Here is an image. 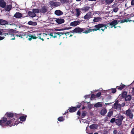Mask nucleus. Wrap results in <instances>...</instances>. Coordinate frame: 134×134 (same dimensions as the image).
I'll return each mask as SVG.
<instances>
[{"mask_svg":"<svg viewBox=\"0 0 134 134\" xmlns=\"http://www.w3.org/2000/svg\"><path fill=\"white\" fill-rule=\"evenodd\" d=\"M19 123H22L19 121V119H16V117L8 120L7 119L6 126L12 127L15 125H17Z\"/></svg>","mask_w":134,"mask_h":134,"instance_id":"nucleus-1","label":"nucleus"},{"mask_svg":"<svg viewBox=\"0 0 134 134\" xmlns=\"http://www.w3.org/2000/svg\"><path fill=\"white\" fill-rule=\"evenodd\" d=\"M13 31L14 30L12 29L7 30L1 29H0V35H4L5 36L7 35H8L9 34L12 35H13Z\"/></svg>","mask_w":134,"mask_h":134,"instance_id":"nucleus-2","label":"nucleus"},{"mask_svg":"<svg viewBox=\"0 0 134 134\" xmlns=\"http://www.w3.org/2000/svg\"><path fill=\"white\" fill-rule=\"evenodd\" d=\"M64 34L62 33V32H54L53 33H50L49 34H46L45 33H43V36L46 35L47 37L50 36V38H51L52 37L53 38H55L57 37V36L58 35H62Z\"/></svg>","mask_w":134,"mask_h":134,"instance_id":"nucleus-3","label":"nucleus"},{"mask_svg":"<svg viewBox=\"0 0 134 134\" xmlns=\"http://www.w3.org/2000/svg\"><path fill=\"white\" fill-rule=\"evenodd\" d=\"M42 34L41 33H35L34 34H32V35H29V40L30 41L32 39H36L38 37L40 38V36Z\"/></svg>","mask_w":134,"mask_h":134,"instance_id":"nucleus-4","label":"nucleus"},{"mask_svg":"<svg viewBox=\"0 0 134 134\" xmlns=\"http://www.w3.org/2000/svg\"><path fill=\"white\" fill-rule=\"evenodd\" d=\"M94 27L96 28V31L100 29L102 31H104V30L107 28L106 25L103 24H100L96 25L94 26Z\"/></svg>","mask_w":134,"mask_h":134,"instance_id":"nucleus-5","label":"nucleus"},{"mask_svg":"<svg viewBox=\"0 0 134 134\" xmlns=\"http://www.w3.org/2000/svg\"><path fill=\"white\" fill-rule=\"evenodd\" d=\"M49 3L51 6L53 8L56 7L61 5L60 2L55 1H50Z\"/></svg>","mask_w":134,"mask_h":134,"instance_id":"nucleus-6","label":"nucleus"},{"mask_svg":"<svg viewBox=\"0 0 134 134\" xmlns=\"http://www.w3.org/2000/svg\"><path fill=\"white\" fill-rule=\"evenodd\" d=\"M118 22L116 20H114L112 21L111 23L107 24V27L109 28H112L113 27H114V28H116V27L115 26L118 24Z\"/></svg>","mask_w":134,"mask_h":134,"instance_id":"nucleus-7","label":"nucleus"},{"mask_svg":"<svg viewBox=\"0 0 134 134\" xmlns=\"http://www.w3.org/2000/svg\"><path fill=\"white\" fill-rule=\"evenodd\" d=\"M18 115H23V114L21 113L17 114L16 113L12 112H7L5 115V116L11 118H12L13 116H18Z\"/></svg>","mask_w":134,"mask_h":134,"instance_id":"nucleus-8","label":"nucleus"},{"mask_svg":"<svg viewBox=\"0 0 134 134\" xmlns=\"http://www.w3.org/2000/svg\"><path fill=\"white\" fill-rule=\"evenodd\" d=\"M7 118L3 117L0 120V126L2 127L6 126Z\"/></svg>","mask_w":134,"mask_h":134,"instance_id":"nucleus-9","label":"nucleus"},{"mask_svg":"<svg viewBox=\"0 0 134 134\" xmlns=\"http://www.w3.org/2000/svg\"><path fill=\"white\" fill-rule=\"evenodd\" d=\"M113 107L114 109H116L118 110H120L121 109V105L119 104L117 102H116L114 103Z\"/></svg>","mask_w":134,"mask_h":134,"instance_id":"nucleus-10","label":"nucleus"},{"mask_svg":"<svg viewBox=\"0 0 134 134\" xmlns=\"http://www.w3.org/2000/svg\"><path fill=\"white\" fill-rule=\"evenodd\" d=\"M22 115L20 116L19 118H17L16 117V119H19H19H20V121L21 122H24L26 120V118L27 117V115H24L23 114V115Z\"/></svg>","mask_w":134,"mask_h":134,"instance_id":"nucleus-11","label":"nucleus"},{"mask_svg":"<svg viewBox=\"0 0 134 134\" xmlns=\"http://www.w3.org/2000/svg\"><path fill=\"white\" fill-rule=\"evenodd\" d=\"M85 30V29H82L79 27H76L73 30V32H74L79 33Z\"/></svg>","mask_w":134,"mask_h":134,"instance_id":"nucleus-12","label":"nucleus"},{"mask_svg":"<svg viewBox=\"0 0 134 134\" xmlns=\"http://www.w3.org/2000/svg\"><path fill=\"white\" fill-rule=\"evenodd\" d=\"M92 15L91 12H89L84 16V18L86 20H88L92 17Z\"/></svg>","mask_w":134,"mask_h":134,"instance_id":"nucleus-13","label":"nucleus"},{"mask_svg":"<svg viewBox=\"0 0 134 134\" xmlns=\"http://www.w3.org/2000/svg\"><path fill=\"white\" fill-rule=\"evenodd\" d=\"M126 115L129 116V117L131 119H132L133 118V115L132 113L131 110L129 109L126 110Z\"/></svg>","mask_w":134,"mask_h":134,"instance_id":"nucleus-14","label":"nucleus"},{"mask_svg":"<svg viewBox=\"0 0 134 134\" xmlns=\"http://www.w3.org/2000/svg\"><path fill=\"white\" fill-rule=\"evenodd\" d=\"M102 20V18L99 17H95L93 20L94 23L98 22L101 21Z\"/></svg>","mask_w":134,"mask_h":134,"instance_id":"nucleus-15","label":"nucleus"},{"mask_svg":"<svg viewBox=\"0 0 134 134\" xmlns=\"http://www.w3.org/2000/svg\"><path fill=\"white\" fill-rule=\"evenodd\" d=\"M0 24L2 25H4L7 24L11 25V24H9L8 22L7 21L3 19L0 20Z\"/></svg>","mask_w":134,"mask_h":134,"instance_id":"nucleus-16","label":"nucleus"},{"mask_svg":"<svg viewBox=\"0 0 134 134\" xmlns=\"http://www.w3.org/2000/svg\"><path fill=\"white\" fill-rule=\"evenodd\" d=\"M80 23V22L79 21H75L74 22L71 23L70 25L71 26H76L78 25H79Z\"/></svg>","mask_w":134,"mask_h":134,"instance_id":"nucleus-17","label":"nucleus"},{"mask_svg":"<svg viewBox=\"0 0 134 134\" xmlns=\"http://www.w3.org/2000/svg\"><path fill=\"white\" fill-rule=\"evenodd\" d=\"M107 93V92H110L111 91V93H114L116 92V90L115 88H112L111 89L109 90H104Z\"/></svg>","mask_w":134,"mask_h":134,"instance_id":"nucleus-18","label":"nucleus"},{"mask_svg":"<svg viewBox=\"0 0 134 134\" xmlns=\"http://www.w3.org/2000/svg\"><path fill=\"white\" fill-rule=\"evenodd\" d=\"M55 14L57 15H62L63 12L59 10H56L55 11Z\"/></svg>","mask_w":134,"mask_h":134,"instance_id":"nucleus-19","label":"nucleus"},{"mask_svg":"<svg viewBox=\"0 0 134 134\" xmlns=\"http://www.w3.org/2000/svg\"><path fill=\"white\" fill-rule=\"evenodd\" d=\"M76 12V15L77 17H78L80 15L81 9L77 8L75 9Z\"/></svg>","mask_w":134,"mask_h":134,"instance_id":"nucleus-20","label":"nucleus"},{"mask_svg":"<svg viewBox=\"0 0 134 134\" xmlns=\"http://www.w3.org/2000/svg\"><path fill=\"white\" fill-rule=\"evenodd\" d=\"M14 17L16 18H19L22 17V14L19 12L16 13L14 15Z\"/></svg>","mask_w":134,"mask_h":134,"instance_id":"nucleus-21","label":"nucleus"},{"mask_svg":"<svg viewBox=\"0 0 134 134\" xmlns=\"http://www.w3.org/2000/svg\"><path fill=\"white\" fill-rule=\"evenodd\" d=\"M6 3L3 0H0V6L2 8H4L6 5Z\"/></svg>","mask_w":134,"mask_h":134,"instance_id":"nucleus-22","label":"nucleus"},{"mask_svg":"<svg viewBox=\"0 0 134 134\" xmlns=\"http://www.w3.org/2000/svg\"><path fill=\"white\" fill-rule=\"evenodd\" d=\"M56 21L58 23L60 24L63 23L64 22V20L63 19H58L56 20Z\"/></svg>","mask_w":134,"mask_h":134,"instance_id":"nucleus-23","label":"nucleus"},{"mask_svg":"<svg viewBox=\"0 0 134 134\" xmlns=\"http://www.w3.org/2000/svg\"><path fill=\"white\" fill-rule=\"evenodd\" d=\"M28 14L29 16L32 18L36 16V14L33 11L32 12L29 11L28 13Z\"/></svg>","mask_w":134,"mask_h":134,"instance_id":"nucleus-24","label":"nucleus"},{"mask_svg":"<svg viewBox=\"0 0 134 134\" xmlns=\"http://www.w3.org/2000/svg\"><path fill=\"white\" fill-rule=\"evenodd\" d=\"M69 112L72 113L76 111L77 110V108L76 107H72L71 108H69Z\"/></svg>","mask_w":134,"mask_h":134,"instance_id":"nucleus-25","label":"nucleus"},{"mask_svg":"<svg viewBox=\"0 0 134 134\" xmlns=\"http://www.w3.org/2000/svg\"><path fill=\"white\" fill-rule=\"evenodd\" d=\"M47 8L45 7H43L40 10V12L41 13H45L47 11Z\"/></svg>","mask_w":134,"mask_h":134,"instance_id":"nucleus-26","label":"nucleus"},{"mask_svg":"<svg viewBox=\"0 0 134 134\" xmlns=\"http://www.w3.org/2000/svg\"><path fill=\"white\" fill-rule=\"evenodd\" d=\"M101 102H98L94 104V106L96 108L100 107H102V105Z\"/></svg>","mask_w":134,"mask_h":134,"instance_id":"nucleus-27","label":"nucleus"},{"mask_svg":"<svg viewBox=\"0 0 134 134\" xmlns=\"http://www.w3.org/2000/svg\"><path fill=\"white\" fill-rule=\"evenodd\" d=\"M12 7L11 5H7L5 8V9L6 11H9L11 10Z\"/></svg>","mask_w":134,"mask_h":134,"instance_id":"nucleus-28","label":"nucleus"},{"mask_svg":"<svg viewBox=\"0 0 134 134\" xmlns=\"http://www.w3.org/2000/svg\"><path fill=\"white\" fill-rule=\"evenodd\" d=\"M115 123L118 126L120 125L122 123V121L118 119H117L115 120Z\"/></svg>","mask_w":134,"mask_h":134,"instance_id":"nucleus-29","label":"nucleus"},{"mask_svg":"<svg viewBox=\"0 0 134 134\" xmlns=\"http://www.w3.org/2000/svg\"><path fill=\"white\" fill-rule=\"evenodd\" d=\"M107 112V111L106 109L104 108L102 110L100 111V114L101 115H104Z\"/></svg>","mask_w":134,"mask_h":134,"instance_id":"nucleus-30","label":"nucleus"},{"mask_svg":"<svg viewBox=\"0 0 134 134\" xmlns=\"http://www.w3.org/2000/svg\"><path fill=\"white\" fill-rule=\"evenodd\" d=\"M90 127L91 129H96L97 128V125L96 124H92L90 126Z\"/></svg>","mask_w":134,"mask_h":134,"instance_id":"nucleus-31","label":"nucleus"},{"mask_svg":"<svg viewBox=\"0 0 134 134\" xmlns=\"http://www.w3.org/2000/svg\"><path fill=\"white\" fill-rule=\"evenodd\" d=\"M90 7L87 6H86L81 8V9L82 10H84L86 12L88 11L89 9H90Z\"/></svg>","mask_w":134,"mask_h":134,"instance_id":"nucleus-32","label":"nucleus"},{"mask_svg":"<svg viewBox=\"0 0 134 134\" xmlns=\"http://www.w3.org/2000/svg\"><path fill=\"white\" fill-rule=\"evenodd\" d=\"M125 118V116H124L121 115H119L118 116V119L121 121H122L123 119Z\"/></svg>","mask_w":134,"mask_h":134,"instance_id":"nucleus-33","label":"nucleus"},{"mask_svg":"<svg viewBox=\"0 0 134 134\" xmlns=\"http://www.w3.org/2000/svg\"><path fill=\"white\" fill-rule=\"evenodd\" d=\"M28 24L29 25H36L37 23L36 22H32L31 21H29L28 22Z\"/></svg>","mask_w":134,"mask_h":134,"instance_id":"nucleus-34","label":"nucleus"},{"mask_svg":"<svg viewBox=\"0 0 134 134\" xmlns=\"http://www.w3.org/2000/svg\"><path fill=\"white\" fill-rule=\"evenodd\" d=\"M57 119L60 122H62L65 120V119L63 116H60Z\"/></svg>","mask_w":134,"mask_h":134,"instance_id":"nucleus-35","label":"nucleus"},{"mask_svg":"<svg viewBox=\"0 0 134 134\" xmlns=\"http://www.w3.org/2000/svg\"><path fill=\"white\" fill-rule=\"evenodd\" d=\"M87 30L88 33H90L92 31H96V28L95 29H87Z\"/></svg>","mask_w":134,"mask_h":134,"instance_id":"nucleus-36","label":"nucleus"},{"mask_svg":"<svg viewBox=\"0 0 134 134\" xmlns=\"http://www.w3.org/2000/svg\"><path fill=\"white\" fill-rule=\"evenodd\" d=\"M131 96L128 95L125 97V100L126 101H129L131 100Z\"/></svg>","mask_w":134,"mask_h":134,"instance_id":"nucleus-37","label":"nucleus"},{"mask_svg":"<svg viewBox=\"0 0 134 134\" xmlns=\"http://www.w3.org/2000/svg\"><path fill=\"white\" fill-rule=\"evenodd\" d=\"M32 11L35 13H37L40 12V10L37 9H33Z\"/></svg>","mask_w":134,"mask_h":134,"instance_id":"nucleus-38","label":"nucleus"},{"mask_svg":"<svg viewBox=\"0 0 134 134\" xmlns=\"http://www.w3.org/2000/svg\"><path fill=\"white\" fill-rule=\"evenodd\" d=\"M96 95L94 94H92L91 96L90 99L91 100H94L96 98Z\"/></svg>","mask_w":134,"mask_h":134,"instance_id":"nucleus-39","label":"nucleus"},{"mask_svg":"<svg viewBox=\"0 0 134 134\" xmlns=\"http://www.w3.org/2000/svg\"><path fill=\"white\" fill-rule=\"evenodd\" d=\"M125 85H120V87L118 88V89L119 90H121L125 87Z\"/></svg>","mask_w":134,"mask_h":134,"instance_id":"nucleus-40","label":"nucleus"},{"mask_svg":"<svg viewBox=\"0 0 134 134\" xmlns=\"http://www.w3.org/2000/svg\"><path fill=\"white\" fill-rule=\"evenodd\" d=\"M14 31L13 32V35H9V34H8L9 35V36H10V37H13V38H11V40H15V38L14 37H15V36H15V35H14Z\"/></svg>","mask_w":134,"mask_h":134,"instance_id":"nucleus-41","label":"nucleus"},{"mask_svg":"<svg viewBox=\"0 0 134 134\" xmlns=\"http://www.w3.org/2000/svg\"><path fill=\"white\" fill-rule=\"evenodd\" d=\"M114 0H106L105 1L106 3L107 4H110Z\"/></svg>","mask_w":134,"mask_h":134,"instance_id":"nucleus-42","label":"nucleus"},{"mask_svg":"<svg viewBox=\"0 0 134 134\" xmlns=\"http://www.w3.org/2000/svg\"><path fill=\"white\" fill-rule=\"evenodd\" d=\"M82 122L84 123L88 124L90 123V121L86 119H82Z\"/></svg>","mask_w":134,"mask_h":134,"instance_id":"nucleus-43","label":"nucleus"},{"mask_svg":"<svg viewBox=\"0 0 134 134\" xmlns=\"http://www.w3.org/2000/svg\"><path fill=\"white\" fill-rule=\"evenodd\" d=\"M61 3L63 4L67 3L68 2V0H60Z\"/></svg>","mask_w":134,"mask_h":134,"instance_id":"nucleus-44","label":"nucleus"},{"mask_svg":"<svg viewBox=\"0 0 134 134\" xmlns=\"http://www.w3.org/2000/svg\"><path fill=\"white\" fill-rule=\"evenodd\" d=\"M86 111H83L82 112L81 114V116L82 118H84L86 116Z\"/></svg>","mask_w":134,"mask_h":134,"instance_id":"nucleus-45","label":"nucleus"},{"mask_svg":"<svg viewBox=\"0 0 134 134\" xmlns=\"http://www.w3.org/2000/svg\"><path fill=\"white\" fill-rule=\"evenodd\" d=\"M113 9V11L115 13L116 12L119 10V9L117 7H116Z\"/></svg>","mask_w":134,"mask_h":134,"instance_id":"nucleus-46","label":"nucleus"},{"mask_svg":"<svg viewBox=\"0 0 134 134\" xmlns=\"http://www.w3.org/2000/svg\"><path fill=\"white\" fill-rule=\"evenodd\" d=\"M113 114V113L111 111H109L108 113V117H110Z\"/></svg>","mask_w":134,"mask_h":134,"instance_id":"nucleus-47","label":"nucleus"},{"mask_svg":"<svg viewBox=\"0 0 134 134\" xmlns=\"http://www.w3.org/2000/svg\"><path fill=\"white\" fill-rule=\"evenodd\" d=\"M117 3H114V4L112 5V8L113 9L114 8L116 7H117Z\"/></svg>","mask_w":134,"mask_h":134,"instance_id":"nucleus-48","label":"nucleus"},{"mask_svg":"<svg viewBox=\"0 0 134 134\" xmlns=\"http://www.w3.org/2000/svg\"><path fill=\"white\" fill-rule=\"evenodd\" d=\"M127 95V93L126 92H123L122 94V97H125Z\"/></svg>","mask_w":134,"mask_h":134,"instance_id":"nucleus-49","label":"nucleus"},{"mask_svg":"<svg viewBox=\"0 0 134 134\" xmlns=\"http://www.w3.org/2000/svg\"><path fill=\"white\" fill-rule=\"evenodd\" d=\"M101 92H99L97 93L96 94V97H99L101 95Z\"/></svg>","mask_w":134,"mask_h":134,"instance_id":"nucleus-50","label":"nucleus"},{"mask_svg":"<svg viewBox=\"0 0 134 134\" xmlns=\"http://www.w3.org/2000/svg\"><path fill=\"white\" fill-rule=\"evenodd\" d=\"M25 35L23 34H20L19 35H15V36H17V37H20L22 38V37L23 36Z\"/></svg>","mask_w":134,"mask_h":134,"instance_id":"nucleus-51","label":"nucleus"},{"mask_svg":"<svg viewBox=\"0 0 134 134\" xmlns=\"http://www.w3.org/2000/svg\"><path fill=\"white\" fill-rule=\"evenodd\" d=\"M116 120L115 118H113L110 120V122L111 123L114 122V121H115Z\"/></svg>","mask_w":134,"mask_h":134,"instance_id":"nucleus-52","label":"nucleus"},{"mask_svg":"<svg viewBox=\"0 0 134 134\" xmlns=\"http://www.w3.org/2000/svg\"><path fill=\"white\" fill-rule=\"evenodd\" d=\"M90 95H87L84 96V97L85 98H89L90 97Z\"/></svg>","mask_w":134,"mask_h":134,"instance_id":"nucleus-53","label":"nucleus"},{"mask_svg":"<svg viewBox=\"0 0 134 134\" xmlns=\"http://www.w3.org/2000/svg\"><path fill=\"white\" fill-rule=\"evenodd\" d=\"M131 134H134V128H133L131 131Z\"/></svg>","mask_w":134,"mask_h":134,"instance_id":"nucleus-54","label":"nucleus"},{"mask_svg":"<svg viewBox=\"0 0 134 134\" xmlns=\"http://www.w3.org/2000/svg\"><path fill=\"white\" fill-rule=\"evenodd\" d=\"M96 14H102L101 12L100 11L97 12L96 13Z\"/></svg>","mask_w":134,"mask_h":134,"instance_id":"nucleus-55","label":"nucleus"},{"mask_svg":"<svg viewBox=\"0 0 134 134\" xmlns=\"http://www.w3.org/2000/svg\"><path fill=\"white\" fill-rule=\"evenodd\" d=\"M125 22H127V21H126V20H125L124 19V20H121V23H124Z\"/></svg>","mask_w":134,"mask_h":134,"instance_id":"nucleus-56","label":"nucleus"},{"mask_svg":"<svg viewBox=\"0 0 134 134\" xmlns=\"http://www.w3.org/2000/svg\"><path fill=\"white\" fill-rule=\"evenodd\" d=\"M131 3L132 5H134V0H132Z\"/></svg>","mask_w":134,"mask_h":134,"instance_id":"nucleus-57","label":"nucleus"},{"mask_svg":"<svg viewBox=\"0 0 134 134\" xmlns=\"http://www.w3.org/2000/svg\"><path fill=\"white\" fill-rule=\"evenodd\" d=\"M99 91V90H93V91H92L91 92L94 93L98 91Z\"/></svg>","mask_w":134,"mask_h":134,"instance_id":"nucleus-58","label":"nucleus"},{"mask_svg":"<svg viewBox=\"0 0 134 134\" xmlns=\"http://www.w3.org/2000/svg\"><path fill=\"white\" fill-rule=\"evenodd\" d=\"M73 30L72 31H70L69 32H66V33H70V34H71L72 33H73Z\"/></svg>","mask_w":134,"mask_h":134,"instance_id":"nucleus-59","label":"nucleus"},{"mask_svg":"<svg viewBox=\"0 0 134 134\" xmlns=\"http://www.w3.org/2000/svg\"><path fill=\"white\" fill-rule=\"evenodd\" d=\"M4 38V37L0 36V40H1L3 39Z\"/></svg>","mask_w":134,"mask_h":134,"instance_id":"nucleus-60","label":"nucleus"},{"mask_svg":"<svg viewBox=\"0 0 134 134\" xmlns=\"http://www.w3.org/2000/svg\"><path fill=\"white\" fill-rule=\"evenodd\" d=\"M83 31V33H85L86 34H87L88 33V32H87V29L86 30H84Z\"/></svg>","mask_w":134,"mask_h":134,"instance_id":"nucleus-61","label":"nucleus"},{"mask_svg":"<svg viewBox=\"0 0 134 134\" xmlns=\"http://www.w3.org/2000/svg\"><path fill=\"white\" fill-rule=\"evenodd\" d=\"M125 103H122L121 105H121V107L122 106V107H124L125 106Z\"/></svg>","mask_w":134,"mask_h":134,"instance_id":"nucleus-62","label":"nucleus"},{"mask_svg":"<svg viewBox=\"0 0 134 134\" xmlns=\"http://www.w3.org/2000/svg\"><path fill=\"white\" fill-rule=\"evenodd\" d=\"M77 114L78 115H80V113L79 111L77 112Z\"/></svg>","mask_w":134,"mask_h":134,"instance_id":"nucleus-63","label":"nucleus"},{"mask_svg":"<svg viewBox=\"0 0 134 134\" xmlns=\"http://www.w3.org/2000/svg\"><path fill=\"white\" fill-rule=\"evenodd\" d=\"M117 133V131L116 130H114L113 131V133L114 134H116Z\"/></svg>","mask_w":134,"mask_h":134,"instance_id":"nucleus-64","label":"nucleus"}]
</instances>
